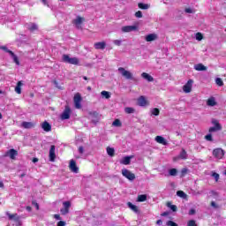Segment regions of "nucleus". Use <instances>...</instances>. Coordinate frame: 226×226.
I'll return each instance as SVG.
<instances>
[{
    "label": "nucleus",
    "mask_w": 226,
    "mask_h": 226,
    "mask_svg": "<svg viewBox=\"0 0 226 226\" xmlns=\"http://www.w3.org/2000/svg\"><path fill=\"white\" fill-rule=\"evenodd\" d=\"M118 72L121 73L122 77H124L127 80L137 81V78L133 77V74L129 71H126L124 67H119Z\"/></svg>",
    "instance_id": "1"
},
{
    "label": "nucleus",
    "mask_w": 226,
    "mask_h": 226,
    "mask_svg": "<svg viewBox=\"0 0 226 226\" xmlns=\"http://www.w3.org/2000/svg\"><path fill=\"white\" fill-rule=\"evenodd\" d=\"M62 59L64 63H67L68 64H79V58L77 57H70L69 55H63Z\"/></svg>",
    "instance_id": "2"
},
{
    "label": "nucleus",
    "mask_w": 226,
    "mask_h": 226,
    "mask_svg": "<svg viewBox=\"0 0 226 226\" xmlns=\"http://www.w3.org/2000/svg\"><path fill=\"white\" fill-rule=\"evenodd\" d=\"M75 109H82V96L77 93L73 98Z\"/></svg>",
    "instance_id": "3"
},
{
    "label": "nucleus",
    "mask_w": 226,
    "mask_h": 226,
    "mask_svg": "<svg viewBox=\"0 0 226 226\" xmlns=\"http://www.w3.org/2000/svg\"><path fill=\"white\" fill-rule=\"evenodd\" d=\"M122 176H124V177H126V179H128L129 181H134L135 179V174L132 173V171L127 169L122 170Z\"/></svg>",
    "instance_id": "4"
},
{
    "label": "nucleus",
    "mask_w": 226,
    "mask_h": 226,
    "mask_svg": "<svg viewBox=\"0 0 226 226\" xmlns=\"http://www.w3.org/2000/svg\"><path fill=\"white\" fill-rule=\"evenodd\" d=\"M213 156L217 158V160H222V158L225 156V151H223L222 148H215L213 150Z\"/></svg>",
    "instance_id": "5"
},
{
    "label": "nucleus",
    "mask_w": 226,
    "mask_h": 226,
    "mask_svg": "<svg viewBox=\"0 0 226 226\" xmlns=\"http://www.w3.org/2000/svg\"><path fill=\"white\" fill-rule=\"evenodd\" d=\"M64 207L60 209V213L61 215H63L64 216L68 215V213H70V207H72V202L70 201H64L63 203Z\"/></svg>",
    "instance_id": "6"
},
{
    "label": "nucleus",
    "mask_w": 226,
    "mask_h": 226,
    "mask_svg": "<svg viewBox=\"0 0 226 226\" xmlns=\"http://www.w3.org/2000/svg\"><path fill=\"white\" fill-rule=\"evenodd\" d=\"M212 124H215V126L209 128L208 130L209 133H213L215 132H220V130H222V125L220 124L218 120L213 119Z\"/></svg>",
    "instance_id": "7"
},
{
    "label": "nucleus",
    "mask_w": 226,
    "mask_h": 226,
    "mask_svg": "<svg viewBox=\"0 0 226 226\" xmlns=\"http://www.w3.org/2000/svg\"><path fill=\"white\" fill-rule=\"evenodd\" d=\"M72 114V109H70V106L66 105L64 112L61 114V119L63 121L68 119Z\"/></svg>",
    "instance_id": "8"
},
{
    "label": "nucleus",
    "mask_w": 226,
    "mask_h": 226,
    "mask_svg": "<svg viewBox=\"0 0 226 226\" xmlns=\"http://www.w3.org/2000/svg\"><path fill=\"white\" fill-rule=\"evenodd\" d=\"M4 156H8L11 160H15L16 156H19V152L11 148L5 153Z\"/></svg>",
    "instance_id": "9"
},
{
    "label": "nucleus",
    "mask_w": 226,
    "mask_h": 226,
    "mask_svg": "<svg viewBox=\"0 0 226 226\" xmlns=\"http://www.w3.org/2000/svg\"><path fill=\"white\" fill-rule=\"evenodd\" d=\"M6 215L8 216L9 220H14L16 223H20V216L18 214H10V212H6Z\"/></svg>",
    "instance_id": "10"
},
{
    "label": "nucleus",
    "mask_w": 226,
    "mask_h": 226,
    "mask_svg": "<svg viewBox=\"0 0 226 226\" xmlns=\"http://www.w3.org/2000/svg\"><path fill=\"white\" fill-rule=\"evenodd\" d=\"M193 84V80L189 79L187 83L183 87L184 93H192V85Z\"/></svg>",
    "instance_id": "11"
},
{
    "label": "nucleus",
    "mask_w": 226,
    "mask_h": 226,
    "mask_svg": "<svg viewBox=\"0 0 226 226\" xmlns=\"http://www.w3.org/2000/svg\"><path fill=\"white\" fill-rule=\"evenodd\" d=\"M69 169L72 170V172L79 174V167H77V162H75L74 160H71Z\"/></svg>",
    "instance_id": "12"
},
{
    "label": "nucleus",
    "mask_w": 226,
    "mask_h": 226,
    "mask_svg": "<svg viewBox=\"0 0 226 226\" xmlns=\"http://www.w3.org/2000/svg\"><path fill=\"white\" fill-rule=\"evenodd\" d=\"M49 162H56V146L54 145L49 149Z\"/></svg>",
    "instance_id": "13"
},
{
    "label": "nucleus",
    "mask_w": 226,
    "mask_h": 226,
    "mask_svg": "<svg viewBox=\"0 0 226 226\" xmlns=\"http://www.w3.org/2000/svg\"><path fill=\"white\" fill-rule=\"evenodd\" d=\"M137 31V26H124L122 27V33H132Z\"/></svg>",
    "instance_id": "14"
},
{
    "label": "nucleus",
    "mask_w": 226,
    "mask_h": 226,
    "mask_svg": "<svg viewBox=\"0 0 226 226\" xmlns=\"http://www.w3.org/2000/svg\"><path fill=\"white\" fill-rule=\"evenodd\" d=\"M94 47L96 50H103L107 47V43L105 41L95 42Z\"/></svg>",
    "instance_id": "15"
},
{
    "label": "nucleus",
    "mask_w": 226,
    "mask_h": 226,
    "mask_svg": "<svg viewBox=\"0 0 226 226\" xmlns=\"http://www.w3.org/2000/svg\"><path fill=\"white\" fill-rule=\"evenodd\" d=\"M26 29L34 33V31H38V25L36 23L26 24Z\"/></svg>",
    "instance_id": "16"
},
{
    "label": "nucleus",
    "mask_w": 226,
    "mask_h": 226,
    "mask_svg": "<svg viewBox=\"0 0 226 226\" xmlns=\"http://www.w3.org/2000/svg\"><path fill=\"white\" fill-rule=\"evenodd\" d=\"M41 128L44 132H52V125H50V124H49L47 121H44L41 124Z\"/></svg>",
    "instance_id": "17"
},
{
    "label": "nucleus",
    "mask_w": 226,
    "mask_h": 226,
    "mask_svg": "<svg viewBox=\"0 0 226 226\" xmlns=\"http://www.w3.org/2000/svg\"><path fill=\"white\" fill-rule=\"evenodd\" d=\"M21 126H22V128H25L26 130H31V128H34V123L22 122Z\"/></svg>",
    "instance_id": "18"
},
{
    "label": "nucleus",
    "mask_w": 226,
    "mask_h": 226,
    "mask_svg": "<svg viewBox=\"0 0 226 226\" xmlns=\"http://www.w3.org/2000/svg\"><path fill=\"white\" fill-rule=\"evenodd\" d=\"M142 79H144L145 80H147V82H154V78H153V76H151L149 73L147 72H143L141 74Z\"/></svg>",
    "instance_id": "19"
},
{
    "label": "nucleus",
    "mask_w": 226,
    "mask_h": 226,
    "mask_svg": "<svg viewBox=\"0 0 226 226\" xmlns=\"http://www.w3.org/2000/svg\"><path fill=\"white\" fill-rule=\"evenodd\" d=\"M90 116H92V123H94V124H96V123H98L100 121V117L98 115V112L94 111L92 113H90Z\"/></svg>",
    "instance_id": "20"
},
{
    "label": "nucleus",
    "mask_w": 226,
    "mask_h": 226,
    "mask_svg": "<svg viewBox=\"0 0 226 226\" xmlns=\"http://www.w3.org/2000/svg\"><path fill=\"white\" fill-rule=\"evenodd\" d=\"M84 21V18L78 16L76 19L73 20V24H75L77 29H80V25Z\"/></svg>",
    "instance_id": "21"
},
{
    "label": "nucleus",
    "mask_w": 226,
    "mask_h": 226,
    "mask_svg": "<svg viewBox=\"0 0 226 226\" xmlns=\"http://www.w3.org/2000/svg\"><path fill=\"white\" fill-rule=\"evenodd\" d=\"M155 141L158 143V144H162V146H167V144H169L167 142V139H165V138H163L162 136H156L155 137Z\"/></svg>",
    "instance_id": "22"
},
{
    "label": "nucleus",
    "mask_w": 226,
    "mask_h": 226,
    "mask_svg": "<svg viewBox=\"0 0 226 226\" xmlns=\"http://www.w3.org/2000/svg\"><path fill=\"white\" fill-rule=\"evenodd\" d=\"M132 158H133V156H125L120 161V163H122V165H130Z\"/></svg>",
    "instance_id": "23"
},
{
    "label": "nucleus",
    "mask_w": 226,
    "mask_h": 226,
    "mask_svg": "<svg viewBox=\"0 0 226 226\" xmlns=\"http://www.w3.org/2000/svg\"><path fill=\"white\" fill-rule=\"evenodd\" d=\"M194 70H196V72H206V70H207V67H206L202 64H197L194 65Z\"/></svg>",
    "instance_id": "24"
},
{
    "label": "nucleus",
    "mask_w": 226,
    "mask_h": 226,
    "mask_svg": "<svg viewBox=\"0 0 226 226\" xmlns=\"http://www.w3.org/2000/svg\"><path fill=\"white\" fill-rule=\"evenodd\" d=\"M158 38L156 34H149L145 37L146 41H154Z\"/></svg>",
    "instance_id": "25"
},
{
    "label": "nucleus",
    "mask_w": 226,
    "mask_h": 226,
    "mask_svg": "<svg viewBox=\"0 0 226 226\" xmlns=\"http://www.w3.org/2000/svg\"><path fill=\"white\" fill-rule=\"evenodd\" d=\"M138 104L139 105V107H146V105H147V101L146 100V97L140 96L138 99Z\"/></svg>",
    "instance_id": "26"
},
{
    "label": "nucleus",
    "mask_w": 226,
    "mask_h": 226,
    "mask_svg": "<svg viewBox=\"0 0 226 226\" xmlns=\"http://www.w3.org/2000/svg\"><path fill=\"white\" fill-rule=\"evenodd\" d=\"M22 86H24L22 81H19L17 83V86L15 87V92L17 93V94H22Z\"/></svg>",
    "instance_id": "27"
},
{
    "label": "nucleus",
    "mask_w": 226,
    "mask_h": 226,
    "mask_svg": "<svg viewBox=\"0 0 226 226\" xmlns=\"http://www.w3.org/2000/svg\"><path fill=\"white\" fill-rule=\"evenodd\" d=\"M178 158L180 160H187L188 159V153H186V150H185V148H182V150L178 155Z\"/></svg>",
    "instance_id": "28"
},
{
    "label": "nucleus",
    "mask_w": 226,
    "mask_h": 226,
    "mask_svg": "<svg viewBox=\"0 0 226 226\" xmlns=\"http://www.w3.org/2000/svg\"><path fill=\"white\" fill-rule=\"evenodd\" d=\"M128 207H130V209H132V211H133L134 213H139V207L133 205L132 202H128L127 203Z\"/></svg>",
    "instance_id": "29"
},
{
    "label": "nucleus",
    "mask_w": 226,
    "mask_h": 226,
    "mask_svg": "<svg viewBox=\"0 0 226 226\" xmlns=\"http://www.w3.org/2000/svg\"><path fill=\"white\" fill-rule=\"evenodd\" d=\"M207 105H208V107H215V105H216V101L215 100V97L209 98L207 102Z\"/></svg>",
    "instance_id": "30"
},
{
    "label": "nucleus",
    "mask_w": 226,
    "mask_h": 226,
    "mask_svg": "<svg viewBox=\"0 0 226 226\" xmlns=\"http://www.w3.org/2000/svg\"><path fill=\"white\" fill-rule=\"evenodd\" d=\"M11 57H12L13 62L19 66L20 65V62L19 61V56L15 55V53H11Z\"/></svg>",
    "instance_id": "31"
},
{
    "label": "nucleus",
    "mask_w": 226,
    "mask_h": 226,
    "mask_svg": "<svg viewBox=\"0 0 226 226\" xmlns=\"http://www.w3.org/2000/svg\"><path fill=\"white\" fill-rule=\"evenodd\" d=\"M147 200V195L141 194L138 196V202H146Z\"/></svg>",
    "instance_id": "32"
},
{
    "label": "nucleus",
    "mask_w": 226,
    "mask_h": 226,
    "mask_svg": "<svg viewBox=\"0 0 226 226\" xmlns=\"http://www.w3.org/2000/svg\"><path fill=\"white\" fill-rule=\"evenodd\" d=\"M167 207H170V209H171V211H173L174 213H176V211H177V206L172 205L171 202L167 203Z\"/></svg>",
    "instance_id": "33"
},
{
    "label": "nucleus",
    "mask_w": 226,
    "mask_h": 226,
    "mask_svg": "<svg viewBox=\"0 0 226 226\" xmlns=\"http://www.w3.org/2000/svg\"><path fill=\"white\" fill-rule=\"evenodd\" d=\"M116 153V150L113 147H107V154L109 156H114V154Z\"/></svg>",
    "instance_id": "34"
},
{
    "label": "nucleus",
    "mask_w": 226,
    "mask_h": 226,
    "mask_svg": "<svg viewBox=\"0 0 226 226\" xmlns=\"http://www.w3.org/2000/svg\"><path fill=\"white\" fill-rule=\"evenodd\" d=\"M138 6L140 10H149V4H147L139 3L138 4Z\"/></svg>",
    "instance_id": "35"
},
{
    "label": "nucleus",
    "mask_w": 226,
    "mask_h": 226,
    "mask_svg": "<svg viewBox=\"0 0 226 226\" xmlns=\"http://www.w3.org/2000/svg\"><path fill=\"white\" fill-rule=\"evenodd\" d=\"M101 96H102V98H106V100H109V98H110V92L102 91L101 93Z\"/></svg>",
    "instance_id": "36"
},
{
    "label": "nucleus",
    "mask_w": 226,
    "mask_h": 226,
    "mask_svg": "<svg viewBox=\"0 0 226 226\" xmlns=\"http://www.w3.org/2000/svg\"><path fill=\"white\" fill-rule=\"evenodd\" d=\"M113 126H116L117 128H120V126H123V124L121 123V120L119 119H116L113 123H112Z\"/></svg>",
    "instance_id": "37"
},
{
    "label": "nucleus",
    "mask_w": 226,
    "mask_h": 226,
    "mask_svg": "<svg viewBox=\"0 0 226 226\" xmlns=\"http://www.w3.org/2000/svg\"><path fill=\"white\" fill-rule=\"evenodd\" d=\"M152 116H160V109L158 108H154L151 109Z\"/></svg>",
    "instance_id": "38"
},
{
    "label": "nucleus",
    "mask_w": 226,
    "mask_h": 226,
    "mask_svg": "<svg viewBox=\"0 0 226 226\" xmlns=\"http://www.w3.org/2000/svg\"><path fill=\"white\" fill-rule=\"evenodd\" d=\"M124 112L126 114H134L135 113V109L127 107V108L124 109Z\"/></svg>",
    "instance_id": "39"
},
{
    "label": "nucleus",
    "mask_w": 226,
    "mask_h": 226,
    "mask_svg": "<svg viewBox=\"0 0 226 226\" xmlns=\"http://www.w3.org/2000/svg\"><path fill=\"white\" fill-rule=\"evenodd\" d=\"M177 197H180L181 199H186V194L183 191L177 192Z\"/></svg>",
    "instance_id": "40"
},
{
    "label": "nucleus",
    "mask_w": 226,
    "mask_h": 226,
    "mask_svg": "<svg viewBox=\"0 0 226 226\" xmlns=\"http://www.w3.org/2000/svg\"><path fill=\"white\" fill-rule=\"evenodd\" d=\"M205 139H206V140H207L208 142H213V135H212L211 133L207 134V135L205 136Z\"/></svg>",
    "instance_id": "41"
},
{
    "label": "nucleus",
    "mask_w": 226,
    "mask_h": 226,
    "mask_svg": "<svg viewBox=\"0 0 226 226\" xmlns=\"http://www.w3.org/2000/svg\"><path fill=\"white\" fill-rule=\"evenodd\" d=\"M113 43H114V45H117V47H121L123 41L122 40H114Z\"/></svg>",
    "instance_id": "42"
},
{
    "label": "nucleus",
    "mask_w": 226,
    "mask_h": 226,
    "mask_svg": "<svg viewBox=\"0 0 226 226\" xmlns=\"http://www.w3.org/2000/svg\"><path fill=\"white\" fill-rule=\"evenodd\" d=\"M1 49L2 50H4V52H7V54H10V56H11V53H13V51L8 49V48L5 46H2Z\"/></svg>",
    "instance_id": "43"
},
{
    "label": "nucleus",
    "mask_w": 226,
    "mask_h": 226,
    "mask_svg": "<svg viewBox=\"0 0 226 226\" xmlns=\"http://www.w3.org/2000/svg\"><path fill=\"white\" fill-rule=\"evenodd\" d=\"M215 83L217 84V86H220L222 87V86H223V80H222V79L217 78L215 79Z\"/></svg>",
    "instance_id": "44"
},
{
    "label": "nucleus",
    "mask_w": 226,
    "mask_h": 226,
    "mask_svg": "<svg viewBox=\"0 0 226 226\" xmlns=\"http://www.w3.org/2000/svg\"><path fill=\"white\" fill-rule=\"evenodd\" d=\"M177 170L171 169L170 170V176H177Z\"/></svg>",
    "instance_id": "45"
},
{
    "label": "nucleus",
    "mask_w": 226,
    "mask_h": 226,
    "mask_svg": "<svg viewBox=\"0 0 226 226\" xmlns=\"http://www.w3.org/2000/svg\"><path fill=\"white\" fill-rule=\"evenodd\" d=\"M204 37L202 36V34L200 33H197L196 34V40H198V41H200Z\"/></svg>",
    "instance_id": "46"
},
{
    "label": "nucleus",
    "mask_w": 226,
    "mask_h": 226,
    "mask_svg": "<svg viewBox=\"0 0 226 226\" xmlns=\"http://www.w3.org/2000/svg\"><path fill=\"white\" fill-rule=\"evenodd\" d=\"M166 225H168V226H178L177 223L174 222V221H168Z\"/></svg>",
    "instance_id": "47"
},
{
    "label": "nucleus",
    "mask_w": 226,
    "mask_h": 226,
    "mask_svg": "<svg viewBox=\"0 0 226 226\" xmlns=\"http://www.w3.org/2000/svg\"><path fill=\"white\" fill-rule=\"evenodd\" d=\"M135 17L137 19H142V11H138L137 12H135Z\"/></svg>",
    "instance_id": "48"
},
{
    "label": "nucleus",
    "mask_w": 226,
    "mask_h": 226,
    "mask_svg": "<svg viewBox=\"0 0 226 226\" xmlns=\"http://www.w3.org/2000/svg\"><path fill=\"white\" fill-rule=\"evenodd\" d=\"M79 154H80V156H82L84 154V147L80 146L78 149Z\"/></svg>",
    "instance_id": "49"
},
{
    "label": "nucleus",
    "mask_w": 226,
    "mask_h": 226,
    "mask_svg": "<svg viewBox=\"0 0 226 226\" xmlns=\"http://www.w3.org/2000/svg\"><path fill=\"white\" fill-rule=\"evenodd\" d=\"M188 226H197V223H195L194 220H191L187 223Z\"/></svg>",
    "instance_id": "50"
},
{
    "label": "nucleus",
    "mask_w": 226,
    "mask_h": 226,
    "mask_svg": "<svg viewBox=\"0 0 226 226\" xmlns=\"http://www.w3.org/2000/svg\"><path fill=\"white\" fill-rule=\"evenodd\" d=\"M213 177H215V181L218 182V179H220V175L218 173H213Z\"/></svg>",
    "instance_id": "51"
},
{
    "label": "nucleus",
    "mask_w": 226,
    "mask_h": 226,
    "mask_svg": "<svg viewBox=\"0 0 226 226\" xmlns=\"http://www.w3.org/2000/svg\"><path fill=\"white\" fill-rule=\"evenodd\" d=\"M33 206H35L36 209H40V205L35 201H32Z\"/></svg>",
    "instance_id": "52"
},
{
    "label": "nucleus",
    "mask_w": 226,
    "mask_h": 226,
    "mask_svg": "<svg viewBox=\"0 0 226 226\" xmlns=\"http://www.w3.org/2000/svg\"><path fill=\"white\" fill-rule=\"evenodd\" d=\"M66 222L64 221H60L57 222V226H65Z\"/></svg>",
    "instance_id": "53"
},
{
    "label": "nucleus",
    "mask_w": 226,
    "mask_h": 226,
    "mask_svg": "<svg viewBox=\"0 0 226 226\" xmlns=\"http://www.w3.org/2000/svg\"><path fill=\"white\" fill-rule=\"evenodd\" d=\"M195 213H196L195 208H192L191 210H189L190 216H192V215H195Z\"/></svg>",
    "instance_id": "54"
},
{
    "label": "nucleus",
    "mask_w": 226,
    "mask_h": 226,
    "mask_svg": "<svg viewBox=\"0 0 226 226\" xmlns=\"http://www.w3.org/2000/svg\"><path fill=\"white\" fill-rule=\"evenodd\" d=\"M211 206H212V207H215V209H218V205H216V203L215 201L211 202Z\"/></svg>",
    "instance_id": "55"
},
{
    "label": "nucleus",
    "mask_w": 226,
    "mask_h": 226,
    "mask_svg": "<svg viewBox=\"0 0 226 226\" xmlns=\"http://www.w3.org/2000/svg\"><path fill=\"white\" fill-rule=\"evenodd\" d=\"M185 13H193V10H192V8H186Z\"/></svg>",
    "instance_id": "56"
},
{
    "label": "nucleus",
    "mask_w": 226,
    "mask_h": 226,
    "mask_svg": "<svg viewBox=\"0 0 226 226\" xmlns=\"http://www.w3.org/2000/svg\"><path fill=\"white\" fill-rule=\"evenodd\" d=\"M54 218H55V220H61V215H54Z\"/></svg>",
    "instance_id": "57"
},
{
    "label": "nucleus",
    "mask_w": 226,
    "mask_h": 226,
    "mask_svg": "<svg viewBox=\"0 0 226 226\" xmlns=\"http://www.w3.org/2000/svg\"><path fill=\"white\" fill-rule=\"evenodd\" d=\"M157 225H162V223H163V222L160 219L156 222Z\"/></svg>",
    "instance_id": "58"
},
{
    "label": "nucleus",
    "mask_w": 226,
    "mask_h": 226,
    "mask_svg": "<svg viewBox=\"0 0 226 226\" xmlns=\"http://www.w3.org/2000/svg\"><path fill=\"white\" fill-rule=\"evenodd\" d=\"M26 211H28V212H31V210H32L31 207H29V206H27V207H26Z\"/></svg>",
    "instance_id": "59"
},
{
    "label": "nucleus",
    "mask_w": 226,
    "mask_h": 226,
    "mask_svg": "<svg viewBox=\"0 0 226 226\" xmlns=\"http://www.w3.org/2000/svg\"><path fill=\"white\" fill-rule=\"evenodd\" d=\"M41 3L45 5L49 4V3L47 2V0H41Z\"/></svg>",
    "instance_id": "60"
},
{
    "label": "nucleus",
    "mask_w": 226,
    "mask_h": 226,
    "mask_svg": "<svg viewBox=\"0 0 226 226\" xmlns=\"http://www.w3.org/2000/svg\"><path fill=\"white\" fill-rule=\"evenodd\" d=\"M0 188H4V183L0 182Z\"/></svg>",
    "instance_id": "61"
},
{
    "label": "nucleus",
    "mask_w": 226,
    "mask_h": 226,
    "mask_svg": "<svg viewBox=\"0 0 226 226\" xmlns=\"http://www.w3.org/2000/svg\"><path fill=\"white\" fill-rule=\"evenodd\" d=\"M37 162H38V158H34V159H33V162H34V163H36Z\"/></svg>",
    "instance_id": "62"
},
{
    "label": "nucleus",
    "mask_w": 226,
    "mask_h": 226,
    "mask_svg": "<svg viewBox=\"0 0 226 226\" xmlns=\"http://www.w3.org/2000/svg\"><path fill=\"white\" fill-rule=\"evenodd\" d=\"M186 171H187L186 169L182 170V174H186Z\"/></svg>",
    "instance_id": "63"
},
{
    "label": "nucleus",
    "mask_w": 226,
    "mask_h": 226,
    "mask_svg": "<svg viewBox=\"0 0 226 226\" xmlns=\"http://www.w3.org/2000/svg\"><path fill=\"white\" fill-rule=\"evenodd\" d=\"M168 213L167 212H164L162 214V216H167Z\"/></svg>",
    "instance_id": "64"
}]
</instances>
